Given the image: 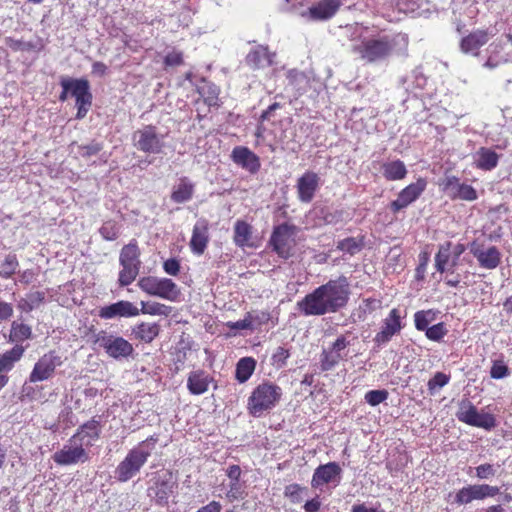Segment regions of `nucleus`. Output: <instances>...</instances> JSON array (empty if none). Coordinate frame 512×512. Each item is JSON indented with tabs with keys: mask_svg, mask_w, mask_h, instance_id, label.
<instances>
[{
	"mask_svg": "<svg viewBox=\"0 0 512 512\" xmlns=\"http://www.w3.org/2000/svg\"><path fill=\"white\" fill-rule=\"evenodd\" d=\"M383 176L389 181L404 179L407 175V169L403 161L394 160L382 165Z\"/></svg>",
	"mask_w": 512,
	"mask_h": 512,
	"instance_id": "34",
	"label": "nucleus"
},
{
	"mask_svg": "<svg viewBox=\"0 0 512 512\" xmlns=\"http://www.w3.org/2000/svg\"><path fill=\"white\" fill-rule=\"evenodd\" d=\"M337 249L353 256L359 253L363 247V240L355 237H348L337 242Z\"/></svg>",
	"mask_w": 512,
	"mask_h": 512,
	"instance_id": "38",
	"label": "nucleus"
},
{
	"mask_svg": "<svg viewBox=\"0 0 512 512\" xmlns=\"http://www.w3.org/2000/svg\"><path fill=\"white\" fill-rule=\"evenodd\" d=\"M60 85L62 87V92H61V94L59 96V99H60V101H65V100H67L69 94L72 96L74 79H72V78H63L60 81Z\"/></svg>",
	"mask_w": 512,
	"mask_h": 512,
	"instance_id": "59",
	"label": "nucleus"
},
{
	"mask_svg": "<svg viewBox=\"0 0 512 512\" xmlns=\"http://www.w3.org/2000/svg\"><path fill=\"white\" fill-rule=\"evenodd\" d=\"M72 97H74L76 101V118L83 119L92 105V94L88 80L74 79Z\"/></svg>",
	"mask_w": 512,
	"mask_h": 512,
	"instance_id": "20",
	"label": "nucleus"
},
{
	"mask_svg": "<svg viewBox=\"0 0 512 512\" xmlns=\"http://www.w3.org/2000/svg\"><path fill=\"white\" fill-rule=\"evenodd\" d=\"M100 433V422L92 418L78 428L77 432L72 436V441H79L83 443L84 447H90L100 437Z\"/></svg>",
	"mask_w": 512,
	"mask_h": 512,
	"instance_id": "28",
	"label": "nucleus"
},
{
	"mask_svg": "<svg viewBox=\"0 0 512 512\" xmlns=\"http://www.w3.org/2000/svg\"><path fill=\"white\" fill-rule=\"evenodd\" d=\"M349 345H350V341H348L347 338L342 335V336H339L334 341V343L332 344V346L329 349H331L333 352H335L339 355H344V357H345L346 354L344 353V351Z\"/></svg>",
	"mask_w": 512,
	"mask_h": 512,
	"instance_id": "58",
	"label": "nucleus"
},
{
	"mask_svg": "<svg viewBox=\"0 0 512 512\" xmlns=\"http://www.w3.org/2000/svg\"><path fill=\"white\" fill-rule=\"evenodd\" d=\"M295 230V226L286 223L274 228L270 238V244L281 258L287 259L290 257Z\"/></svg>",
	"mask_w": 512,
	"mask_h": 512,
	"instance_id": "11",
	"label": "nucleus"
},
{
	"mask_svg": "<svg viewBox=\"0 0 512 512\" xmlns=\"http://www.w3.org/2000/svg\"><path fill=\"white\" fill-rule=\"evenodd\" d=\"M342 469L336 462H328L318 466L312 476L311 486L320 488L325 484L333 483L337 486L341 481Z\"/></svg>",
	"mask_w": 512,
	"mask_h": 512,
	"instance_id": "17",
	"label": "nucleus"
},
{
	"mask_svg": "<svg viewBox=\"0 0 512 512\" xmlns=\"http://www.w3.org/2000/svg\"><path fill=\"white\" fill-rule=\"evenodd\" d=\"M462 184L457 177L447 176L441 181L440 186L450 198L457 199Z\"/></svg>",
	"mask_w": 512,
	"mask_h": 512,
	"instance_id": "42",
	"label": "nucleus"
},
{
	"mask_svg": "<svg viewBox=\"0 0 512 512\" xmlns=\"http://www.w3.org/2000/svg\"><path fill=\"white\" fill-rule=\"evenodd\" d=\"M99 233L105 240L113 241L119 235V227L114 221H106L99 229Z\"/></svg>",
	"mask_w": 512,
	"mask_h": 512,
	"instance_id": "45",
	"label": "nucleus"
},
{
	"mask_svg": "<svg viewBox=\"0 0 512 512\" xmlns=\"http://www.w3.org/2000/svg\"><path fill=\"white\" fill-rule=\"evenodd\" d=\"M244 490L242 489L239 481L230 482L229 490L227 491L226 497L232 502L235 500L244 498Z\"/></svg>",
	"mask_w": 512,
	"mask_h": 512,
	"instance_id": "55",
	"label": "nucleus"
},
{
	"mask_svg": "<svg viewBox=\"0 0 512 512\" xmlns=\"http://www.w3.org/2000/svg\"><path fill=\"white\" fill-rule=\"evenodd\" d=\"M389 393L385 389L370 390L365 394V401L371 406H377L387 400Z\"/></svg>",
	"mask_w": 512,
	"mask_h": 512,
	"instance_id": "47",
	"label": "nucleus"
},
{
	"mask_svg": "<svg viewBox=\"0 0 512 512\" xmlns=\"http://www.w3.org/2000/svg\"><path fill=\"white\" fill-rule=\"evenodd\" d=\"M4 42L5 45L13 51H30L36 48V46L31 42H25L12 37H6Z\"/></svg>",
	"mask_w": 512,
	"mask_h": 512,
	"instance_id": "50",
	"label": "nucleus"
},
{
	"mask_svg": "<svg viewBox=\"0 0 512 512\" xmlns=\"http://www.w3.org/2000/svg\"><path fill=\"white\" fill-rule=\"evenodd\" d=\"M341 5L342 0H321L303 12L302 16L313 21L328 20L336 14Z\"/></svg>",
	"mask_w": 512,
	"mask_h": 512,
	"instance_id": "21",
	"label": "nucleus"
},
{
	"mask_svg": "<svg viewBox=\"0 0 512 512\" xmlns=\"http://www.w3.org/2000/svg\"><path fill=\"white\" fill-rule=\"evenodd\" d=\"M470 251L477 259L481 268L493 270L501 263L502 254L496 246L485 247L474 242L471 245Z\"/></svg>",
	"mask_w": 512,
	"mask_h": 512,
	"instance_id": "19",
	"label": "nucleus"
},
{
	"mask_svg": "<svg viewBox=\"0 0 512 512\" xmlns=\"http://www.w3.org/2000/svg\"><path fill=\"white\" fill-rule=\"evenodd\" d=\"M256 367V361L252 357L241 358L235 371V377L240 383H245L253 374Z\"/></svg>",
	"mask_w": 512,
	"mask_h": 512,
	"instance_id": "37",
	"label": "nucleus"
},
{
	"mask_svg": "<svg viewBox=\"0 0 512 512\" xmlns=\"http://www.w3.org/2000/svg\"><path fill=\"white\" fill-rule=\"evenodd\" d=\"M427 182L423 178H419L415 183L409 184L402 189L396 200L392 201L390 208L394 213L406 208L413 203L426 189Z\"/></svg>",
	"mask_w": 512,
	"mask_h": 512,
	"instance_id": "18",
	"label": "nucleus"
},
{
	"mask_svg": "<svg viewBox=\"0 0 512 512\" xmlns=\"http://www.w3.org/2000/svg\"><path fill=\"white\" fill-rule=\"evenodd\" d=\"M401 330L400 315L397 309H392L384 320L381 330L376 334L374 342L381 346Z\"/></svg>",
	"mask_w": 512,
	"mask_h": 512,
	"instance_id": "25",
	"label": "nucleus"
},
{
	"mask_svg": "<svg viewBox=\"0 0 512 512\" xmlns=\"http://www.w3.org/2000/svg\"><path fill=\"white\" fill-rule=\"evenodd\" d=\"M473 165L483 171H491L497 167L500 155L488 147H480L473 155Z\"/></svg>",
	"mask_w": 512,
	"mask_h": 512,
	"instance_id": "29",
	"label": "nucleus"
},
{
	"mask_svg": "<svg viewBox=\"0 0 512 512\" xmlns=\"http://www.w3.org/2000/svg\"><path fill=\"white\" fill-rule=\"evenodd\" d=\"M496 35L493 29H477L464 36L459 44L460 50L464 54L478 56L479 50Z\"/></svg>",
	"mask_w": 512,
	"mask_h": 512,
	"instance_id": "16",
	"label": "nucleus"
},
{
	"mask_svg": "<svg viewBox=\"0 0 512 512\" xmlns=\"http://www.w3.org/2000/svg\"><path fill=\"white\" fill-rule=\"evenodd\" d=\"M320 177L313 171H306L297 180L298 199L302 203H310L319 189Z\"/></svg>",
	"mask_w": 512,
	"mask_h": 512,
	"instance_id": "22",
	"label": "nucleus"
},
{
	"mask_svg": "<svg viewBox=\"0 0 512 512\" xmlns=\"http://www.w3.org/2000/svg\"><path fill=\"white\" fill-rule=\"evenodd\" d=\"M24 347L21 345H15L12 349L4 352L0 355V373L9 372L13 369L16 362H18L23 354Z\"/></svg>",
	"mask_w": 512,
	"mask_h": 512,
	"instance_id": "32",
	"label": "nucleus"
},
{
	"mask_svg": "<svg viewBox=\"0 0 512 512\" xmlns=\"http://www.w3.org/2000/svg\"><path fill=\"white\" fill-rule=\"evenodd\" d=\"M141 306L142 314L168 316L172 311V308L170 306L158 302L142 301Z\"/></svg>",
	"mask_w": 512,
	"mask_h": 512,
	"instance_id": "40",
	"label": "nucleus"
},
{
	"mask_svg": "<svg viewBox=\"0 0 512 512\" xmlns=\"http://www.w3.org/2000/svg\"><path fill=\"white\" fill-rule=\"evenodd\" d=\"M363 30L358 25L353 28L350 35V39L353 42L351 51L367 64L386 61L394 54L398 45L402 44L403 47H406L408 44L407 36L404 34H384L375 37H365Z\"/></svg>",
	"mask_w": 512,
	"mask_h": 512,
	"instance_id": "2",
	"label": "nucleus"
},
{
	"mask_svg": "<svg viewBox=\"0 0 512 512\" xmlns=\"http://www.w3.org/2000/svg\"><path fill=\"white\" fill-rule=\"evenodd\" d=\"M213 378L203 370L191 371L187 378V389L192 395H202L208 391Z\"/></svg>",
	"mask_w": 512,
	"mask_h": 512,
	"instance_id": "30",
	"label": "nucleus"
},
{
	"mask_svg": "<svg viewBox=\"0 0 512 512\" xmlns=\"http://www.w3.org/2000/svg\"><path fill=\"white\" fill-rule=\"evenodd\" d=\"M137 285L145 293L167 300H175L179 295L177 285L169 278L145 276L139 279Z\"/></svg>",
	"mask_w": 512,
	"mask_h": 512,
	"instance_id": "8",
	"label": "nucleus"
},
{
	"mask_svg": "<svg viewBox=\"0 0 512 512\" xmlns=\"http://www.w3.org/2000/svg\"><path fill=\"white\" fill-rule=\"evenodd\" d=\"M32 335L31 328L26 324H18L13 322L11 328V337L16 341L29 339Z\"/></svg>",
	"mask_w": 512,
	"mask_h": 512,
	"instance_id": "44",
	"label": "nucleus"
},
{
	"mask_svg": "<svg viewBox=\"0 0 512 512\" xmlns=\"http://www.w3.org/2000/svg\"><path fill=\"white\" fill-rule=\"evenodd\" d=\"M194 189V184L187 177H182L179 179V182L173 186L170 198L177 204L188 202L193 197Z\"/></svg>",
	"mask_w": 512,
	"mask_h": 512,
	"instance_id": "31",
	"label": "nucleus"
},
{
	"mask_svg": "<svg viewBox=\"0 0 512 512\" xmlns=\"http://www.w3.org/2000/svg\"><path fill=\"white\" fill-rule=\"evenodd\" d=\"M350 294L348 278L340 276L308 293L297 302L296 308L305 317L336 313L347 306Z\"/></svg>",
	"mask_w": 512,
	"mask_h": 512,
	"instance_id": "1",
	"label": "nucleus"
},
{
	"mask_svg": "<svg viewBox=\"0 0 512 512\" xmlns=\"http://www.w3.org/2000/svg\"><path fill=\"white\" fill-rule=\"evenodd\" d=\"M222 506L217 501H212L209 504L201 507L197 512H221Z\"/></svg>",
	"mask_w": 512,
	"mask_h": 512,
	"instance_id": "64",
	"label": "nucleus"
},
{
	"mask_svg": "<svg viewBox=\"0 0 512 512\" xmlns=\"http://www.w3.org/2000/svg\"><path fill=\"white\" fill-rule=\"evenodd\" d=\"M227 326L232 330H254V317L253 313L249 312L246 316L236 322H228Z\"/></svg>",
	"mask_w": 512,
	"mask_h": 512,
	"instance_id": "49",
	"label": "nucleus"
},
{
	"mask_svg": "<svg viewBox=\"0 0 512 512\" xmlns=\"http://www.w3.org/2000/svg\"><path fill=\"white\" fill-rule=\"evenodd\" d=\"M290 353L284 347H278L272 354L271 363L276 368H283L286 365V361L289 358Z\"/></svg>",
	"mask_w": 512,
	"mask_h": 512,
	"instance_id": "53",
	"label": "nucleus"
},
{
	"mask_svg": "<svg viewBox=\"0 0 512 512\" xmlns=\"http://www.w3.org/2000/svg\"><path fill=\"white\" fill-rule=\"evenodd\" d=\"M160 326L156 323L142 322L132 328V333L140 341L150 343L159 334Z\"/></svg>",
	"mask_w": 512,
	"mask_h": 512,
	"instance_id": "33",
	"label": "nucleus"
},
{
	"mask_svg": "<svg viewBox=\"0 0 512 512\" xmlns=\"http://www.w3.org/2000/svg\"><path fill=\"white\" fill-rule=\"evenodd\" d=\"M54 462L58 465L67 466L77 463H84L89 459L83 443L72 441V437L63 447L52 456Z\"/></svg>",
	"mask_w": 512,
	"mask_h": 512,
	"instance_id": "12",
	"label": "nucleus"
},
{
	"mask_svg": "<svg viewBox=\"0 0 512 512\" xmlns=\"http://www.w3.org/2000/svg\"><path fill=\"white\" fill-rule=\"evenodd\" d=\"M177 484L173 474L169 471L158 473L153 485L148 488V495L155 499L158 504L168 503L170 496L174 493Z\"/></svg>",
	"mask_w": 512,
	"mask_h": 512,
	"instance_id": "14",
	"label": "nucleus"
},
{
	"mask_svg": "<svg viewBox=\"0 0 512 512\" xmlns=\"http://www.w3.org/2000/svg\"><path fill=\"white\" fill-rule=\"evenodd\" d=\"M436 318V313L433 310L418 311L414 315L415 327L419 331H425L431 322Z\"/></svg>",
	"mask_w": 512,
	"mask_h": 512,
	"instance_id": "41",
	"label": "nucleus"
},
{
	"mask_svg": "<svg viewBox=\"0 0 512 512\" xmlns=\"http://www.w3.org/2000/svg\"><path fill=\"white\" fill-rule=\"evenodd\" d=\"M426 337L432 341H440L446 334L447 329L444 323H437L425 330Z\"/></svg>",
	"mask_w": 512,
	"mask_h": 512,
	"instance_id": "52",
	"label": "nucleus"
},
{
	"mask_svg": "<svg viewBox=\"0 0 512 512\" xmlns=\"http://www.w3.org/2000/svg\"><path fill=\"white\" fill-rule=\"evenodd\" d=\"M231 158L235 164L252 174L258 172L261 166L259 157L247 147H235L232 150Z\"/></svg>",
	"mask_w": 512,
	"mask_h": 512,
	"instance_id": "27",
	"label": "nucleus"
},
{
	"mask_svg": "<svg viewBox=\"0 0 512 512\" xmlns=\"http://www.w3.org/2000/svg\"><path fill=\"white\" fill-rule=\"evenodd\" d=\"M275 52H271L268 46L257 45L246 56V64L252 69H264L274 64Z\"/></svg>",
	"mask_w": 512,
	"mask_h": 512,
	"instance_id": "23",
	"label": "nucleus"
},
{
	"mask_svg": "<svg viewBox=\"0 0 512 512\" xmlns=\"http://www.w3.org/2000/svg\"><path fill=\"white\" fill-rule=\"evenodd\" d=\"M496 469L492 464L485 463L475 468V476L481 480H487L494 477Z\"/></svg>",
	"mask_w": 512,
	"mask_h": 512,
	"instance_id": "54",
	"label": "nucleus"
},
{
	"mask_svg": "<svg viewBox=\"0 0 512 512\" xmlns=\"http://www.w3.org/2000/svg\"><path fill=\"white\" fill-rule=\"evenodd\" d=\"M165 136L160 134L153 125H146L136 130L132 135L134 147L144 153L160 154L162 153L165 142Z\"/></svg>",
	"mask_w": 512,
	"mask_h": 512,
	"instance_id": "7",
	"label": "nucleus"
},
{
	"mask_svg": "<svg viewBox=\"0 0 512 512\" xmlns=\"http://www.w3.org/2000/svg\"><path fill=\"white\" fill-rule=\"evenodd\" d=\"M103 149V145L98 142H91L87 145H83L79 147V154L82 157H91L93 155L98 154Z\"/></svg>",
	"mask_w": 512,
	"mask_h": 512,
	"instance_id": "56",
	"label": "nucleus"
},
{
	"mask_svg": "<svg viewBox=\"0 0 512 512\" xmlns=\"http://www.w3.org/2000/svg\"><path fill=\"white\" fill-rule=\"evenodd\" d=\"M343 358L344 355H339L331 349H324L320 355L322 371L332 370Z\"/></svg>",
	"mask_w": 512,
	"mask_h": 512,
	"instance_id": "39",
	"label": "nucleus"
},
{
	"mask_svg": "<svg viewBox=\"0 0 512 512\" xmlns=\"http://www.w3.org/2000/svg\"><path fill=\"white\" fill-rule=\"evenodd\" d=\"M209 242V223L206 219L201 218L196 221L192 237L190 240V248L194 254L201 255L204 253Z\"/></svg>",
	"mask_w": 512,
	"mask_h": 512,
	"instance_id": "26",
	"label": "nucleus"
},
{
	"mask_svg": "<svg viewBox=\"0 0 512 512\" xmlns=\"http://www.w3.org/2000/svg\"><path fill=\"white\" fill-rule=\"evenodd\" d=\"M183 56L182 53L177 51H172L168 53L164 58V63L167 66H178L182 64Z\"/></svg>",
	"mask_w": 512,
	"mask_h": 512,
	"instance_id": "62",
	"label": "nucleus"
},
{
	"mask_svg": "<svg viewBox=\"0 0 512 512\" xmlns=\"http://www.w3.org/2000/svg\"><path fill=\"white\" fill-rule=\"evenodd\" d=\"M94 344L114 360L122 361L128 359L134 353L133 345L115 333L100 331L95 335Z\"/></svg>",
	"mask_w": 512,
	"mask_h": 512,
	"instance_id": "6",
	"label": "nucleus"
},
{
	"mask_svg": "<svg viewBox=\"0 0 512 512\" xmlns=\"http://www.w3.org/2000/svg\"><path fill=\"white\" fill-rule=\"evenodd\" d=\"M509 375V368L502 359L492 361L490 377L493 379H503Z\"/></svg>",
	"mask_w": 512,
	"mask_h": 512,
	"instance_id": "46",
	"label": "nucleus"
},
{
	"mask_svg": "<svg viewBox=\"0 0 512 512\" xmlns=\"http://www.w3.org/2000/svg\"><path fill=\"white\" fill-rule=\"evenodd\" d=\"M61 364V357L55 352L50 351L35 363L34 368L29 375V381L31 383H36L48 380L53 376L55 369Z\"/></svg>",
	"mask_w": 512,
	"mask_h": 512,
	"instance_id": "15",
	"label": "nucleus"
},
{
	"mask_svg": "<svg viewBox=\"0 0 512 512\" xmlns=\"http://www.w3.org/2000/svg\"><path fill=\"white\" fill-rule=\"evenodd\" d=\"M465 246L461 243L452 245L451 242H445L440 245L439 251L435 255V267L437 271L443 273L446 270H451L458 265L460 256L465 251Z\"/></svg>",
	"mask_w": 512,
	"mask_h": 512,
	"instance_id": "13",
	"label": "nucleus"
},
{
	"mask_svg": "<svg viewBox=\"0 0 512 512\" xmlns=\"http://www.w3.org/2000/svg\"><path fill=\"white\" fill-rule=\"evenodd\" d=\"M282 394V389L278 385L270 382L261 383L248 398L247 409L253 417H261L278 404Z\"/></svg>",
	"mask_w": 512,
	"mask_h": 512,
	"instance_id": "4",
	"label": "nucleus"
},
{
	"mask_svg": "<svg viewBox=\"0 0 512 512\" xmlns=\"http://www.w3.org/2000/svg\"><path fill=\"white\" fill-rule=\"evenodd\" d=\"M119 264L121 270L118 275V284L120 287H125L134 282L141 267L140 249L135 240L123 246L119 255Z\"/></svg>",
	"mask_w": 512,
	"mask_h": 512,
	"instance_id": "5",
	"label": "nucleus"
},
{
	"mask_svg": "<svg viewBox=\"0 0 512 512\" xmlns=\"http://www.w3.org/2000/svg\"><path fill=\"white\" fill-rule=\"evenodd\" d=\"M306 488L301 487L299 484H289L285 487L284 495L289 498L292 503H300L303 500L302 493Z\"/></svg>",
	"mask_w": 512,
	"mask_h": 512,
	"instance_id": "48",
	"label": "nucleus"
},
{
	"mask_svg": "<svg viewBox=\"0 0 512 512\" xmlns=\"http://www.w3.org/2000/svg\"><path fill=\"white\" fill-rule=\"evenodd\" d=\"M450 381V376L444 374L442 372H437L429 381H428V390L431 395H433L437 390L441 389L445 385H447Z\"/></svg>",
	"mask_w": 512,
	"mask_h": 512,
	"instance_id": "43",
	"label": "nucleus"
},
{
	"mask_svg": "<svg viewBox=\"0 0 512 512\" xmlns=\"http://www.w3.org/2000/svg\"><path fill=\"white\" fill-rule=\"evenodd\" d=\"M13 312L12 304L0 300V323L9 320L13 316Z\"/></svg>",
	"mask_w": 512,
	"mask_h": 512,
	"instance_id": "60",
	"label": "nucleus"
},
{
	"mask_svg": "<svg viewBox=\"0 0 512 512\" xmlns=\"http://www.w3.org/2000/svg\"><path fill=\"white\" fill-rule=\"evenodd\" d=\"M252 226L245 221L237 220L234 225V243L238 247L251 246Z\"/></svg>",
	"mask_w": 512,
	"mask_h": 512,
	"instance_id": "36",
	"label": "nucleus"
},
{
	"mask_svg": "<svg viewBox=\"0 0 512 512\" xmlns=\"http://www.w3.org/2000/svg\"><path fill=\"white\" fill-rule=\"evenodd\" d=\"M499 487L488 484H470L459 489L455 495L453 502L458 505H467L475 500H484L498 495Z\"/></svg>",
	"mask_w": 512,
	"mask_h": 512,
	"instance_id": "10",
	"label": "nucleus"
},
{
	"mask_svg": "<svg viewBox=\"0 0 512 512\" xmlns=\"http://www.w3.org/2000/svg\"><path fill=\"white\" fill-rule=\"evenodd\" d=\"M27 298L29 299L33 308H36L44 301L45 293L42 291L31 292L27 295Z\"/></svg>",
	"mask_w": 512,
	"mask_h": 512,
	"instance_id": "63",
	"label": "nucleus"
},
{
	"mask_svg": "<svg viewBox=\"0 0 512 512\" xmlns=\"http://www.w3.org/2000/svg\"><path fill=\"white\" fill-rule=\"evenodd\" d=\"M18 267V261L15 255H8L2 265L0 276L10 278Z\"/></svg>",
	"mask_w": 512,
	"mask_h": 512,
	"instance_id": "51",
	"label": "nucleus"
},
{
	"mask_svg": "<svg viewBox=\"0 0 512 512\" xmlns=\"http://www.w3.org/2000/svg\"><path fill=\"white\" fill-rule=\"evenodd\" d=\"M163 269L167 274L176 276L180 271L179 261L174 258L168 259L164 262Z\"/></svg>",
	"mask_w": 512,
	"mask_h": 512,
	"instance_id": "61",
	"label": "nucleus"
},
{
	"mask_svg": "<svg viewBox=\"0 0 512 512\" xmlns=\"http://www.w3.org/2000/svg\"><path fill=\"white\" fill-rule=\"evenodd\" d=\"M137 315H139V309L132 302L125 300L104 306L99 310V317L102 319L134 317Z\"/></svg>",
	"mask_w": 512,
	"mask_h": 512,
	"instance_id": "24",
	"label": "nucleus"
},
{
	"mask_svg": "<svg viewBox=\"0 0 512 512\" xmlns=\"http://www.w3.org/2000/svg\"><path fill=\"white\" fill-rule=\"evenodd\" d=\"M288 86L292 88L295 96L302 95L308 87V78L305 73L291 69L286 74Z\"/></svg>",
	"mask_w": 512,
	"mask_h": 512,
	"instance_id": "35",
	"label": "nucleus"
},
{
	"mask_svg": "<svg viewBox=\"0 0 512 512\" xmlns=\"http://www.w3.org/2000/svg\"><path fill=\"white\" fill-rule=\"evenodd\" d=\"M157 442L158 436L152 435L132 448L118 464L115 471L116 478L120 482H127L136 476L151 456Z\"/></svg>",
	"mask_w": 512,
	"mask_h": 512,
	"instance_id": "3",
	"label": "nucleus"
},
{
	"mask_svg": "<svg viewBox=\"0 0 512 512\" xmlns=\"http://www.w3.org/2000/svg\"><path fill=\"white\" fill-rule=\"evenodd\" d=\"M458 198L465 201H474L477 199V191L468 184H462L460 190L458 191Z\"/></svg>",
	"mask_w": 512,
	"mask_h": 512,
	"instance_id": "57",
	"label": "nucleus"
},
{
	"mask_svg": "<svg viewBox=\"0 0 512 512\" xmlns=\"http://www.w3.org/2000/svg\"><path fill=\"white\" fill-rule=\"evenodd\" d=\"M456 416L459 421L467 425L483 428L488 431L492 430L497 425L494 415L484 411H478L470 401H463L460 404Z\"/></svg>",
	"mask_w": 512,
	"mask_h": 512,
	"instance_id": "9",
	"label": "nucleus"
}]
</instances>
